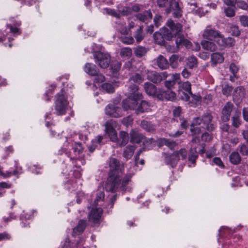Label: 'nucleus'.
I'll return each mask as SVG.
<instances>
[{
  "mask_svg": "<svg viewBox=\"0 0 248 248\" xmlns=\"http://www.w3.org/2000/svg\"><path fill=\"white\" fill-rule=\"evenodd\" d=\"M214 41L221 47L232 46L233 45V41L231 38H225L224 36L219 32Z\"/></svg>",
  "mask_w": 248,
  "mask_h": 248,
  "instance_id": "obj_12",
  "label": "nucleus"
},
{
  "mask_svg": "<svg viewBox=\"0 0 248 248\" xmlns=\"http://www.w3.org/2000/svg\"><path fill=\"white\" fill-rule=\"evenodd\" d=\"M135 38L137 43H140L143 39L144 35L142 33V28L141 27H140L136 31Z\"/></svg>",
  "mask_w": 248,
  "mask_h": 248,
  "instance_id": "obj_41",
  "label": "nucleus"
},
{
  "mask_svg": "<svg viewBox=\"0 0 248 248\" xmlns=\"http://www.w3.org/2000/svg\"><path fill=\"white\" fill-rule=\"evenodd\" d=\"M167 24L175 36L181 33L182 25L180 23H175L172 20H169Z\"/></svg>",
  "mask_w": 248,
  "mask_h": 248,
  "instance_id": "obj_16",
  "label": "nucleus"
},
{
  "mask_svg": "<svg viewBox=\"0 0 248 248\" xmlns=\"http://www.w3.org/2000/svg\"><path fill=\"white\" fill-rule=\"evenodd\" d=\"M144 89L146 93L149 95H154L159 93V91H157L156 87L153 84L149 82H146L144 84Z\"/></svg>",
  "mask_w": 248,
  "mask_h": 248,
  "instance_id": "obj_24",
  "label": "nucleus"
},
{
  "mask_svg": "<svg viewBox=\"0 0 248 248\" xmlns=\"http://www.w3.org/2000/svg\"><path fill=\"white\" fill-rule=\"evenodd\" d=\"M154 38L155 43L163 45L165 44V38L161 31L155 32L154 34Z\"/></svg>",
  "mask_w": 248,
  "mask_h": 248,
  "instance_id": "obj_33",
  "label": "nucleus"
},
{
  "mask_svg": "<svg viewBox=\"0 0 248 248\" xmlns=\"http://www.w3.org/2000/svg\"><path fill=\"white\" fill-rule=\"evenodd\" d=\"M233 107V104L230 102H228L225 104L222 111L221 119L223 121L227 122L229 120Z\"/></svg>",
  "mask_w": 248,
  "mask_h": 248,
  "instance_id": "obj_17",
  "label": "nucleus"
},
{
  "mask_svg": "<svg viewBox=\"0 0 248 248\" xmlns=\"http://www.w3.org/2000/svg\"><path fill=\"white\" fill-rule=\"evenodd\" d=\"M212 117L211 114L207 113L203 115L202 118V127L208 131H212L214 126L212 123Z\"/></svg>",
  "mask_w": 248,
  "mask_h": 248,
  "instance_id": "obj_13",
  "label": "nucleus"
},
{
  "mask_svg": "<svg viewBox=\"0 0 248 248\" xmlns=\"http://www.w3.org/2000/svg\"><path fill=\"white\" fill-rule=\"evenodd\" d=\"M106 132L108 135L110 140L114 142L118 140V137L115 130L112 126L111 122H108L105 124Z\"/></svg>",
  "mask_w": 248,
  "mask_h": 248,
  "instance_id": "obj_18",
  "label": "nucleus"
},
{
  "mask_svg": "<svg viewBox=\"0 0 248 248\" xmlns=\"http://www.w3.org/2000/svg\"><path fill=\"white\" fill-rule=\"evenodd\" d=\"M230 70L235 76L238 71V67L234 63H231L230 65Z\"/></svg>",
  "mask_w": 248,
  "mask_h": 248,
  "instance_id": "obj_56",
  "label": "nucleus"
},
{
  "mask_svg": "<svg viewBox=\"0 0 248 248\" xmlns=\"http://www.w3.org/2000/svg\"><path fill=\"white\" fill-rule=\"evenodd\" d=\"M187 155V152L186 149L182 148L179 151L174 152L172 155H165V161L167 164H170L172 167L176 166L178 161L180 159H185Z\"/></svg>",
  "mask_w": 248,
  "mask_h": 248,
  "instance_id": "obj_3",
  "label": "nucleus"
},
{
  "mask_svg": "<svg viewBox=\"0 0 248 248\" xmlns=\"http://www.w3.org/2000/svg\"><path fill=\"white\" fill-rule=\"evenodd\" d=\"M160 31L163 33L164 38L168 40L171 39V38L174 36L171 30L170 31L167 28H162L160 30Z\"/></svg>",
  "mask_w": 248,
  "mask_h": 248,
  "instance_id": "obj_38",
  "label": "nucleus"
},
{
  "mask_svg": "<svg viewBox=\"0 0 248 248\" xmlns=\"http://www.w3.org/2000/svg\"><path fill=\"white\" fill-rule=\"evenodd\" d=\"M121 67V64L120 62H117L113 63L111 66V70L114 76H116L117 73L119 71Z\"/></svg>",
  "mask_w": 248,
  "mask_h": 248,
  "instance_id": "obj_45",
  "label": "nucleus"
},
{
  "mask_svg": "<svg viewBox=\"0 0 248 248\" xmlns=\"http://www.w3.org/2000/svg\"><path fill=\"white\" fill-rule=\"evenodd\" d=\"M103 140L102 136H98L95 139L92 140V144L87 145L88 149L91 152H93L97 146V144L101 143Z\"/></svg>",
  "mask_w": 248,
  "mask_h": 248,
  "instance_id": "obj_32",
  "label": "nucleus"
},
{
  "mask_svg": "<svg viewBox=\"0 0 248 248\" xmlns=\"http://www.w3.org/2000/svg\"><path fill=\"white\" fill-rule=\"evenodd\" d=\"M138 19L146 24L152 19V14L150 11H146L142 13L138 14L136 15Z\"/></svg>",
  "mask_w": 248,
  "mask_h": 248,
  "instance_id": "obj_21",
  "label": "nucleus"
},
{
  "mask_svg": "<svg viewBox=\"0 0 248 248\" xmlns=\"http://www.w3.org/2000/svg\"><path fill=\"white\" fill-rule=\"evenodd\" d=\"M232 90V87L229 86L228 85H226L223 88L222 92L224 94L226 95H228L229 94H230Z\"/></svg>",
  "mask_w": 248,
  "mask_h": 248,
  "instance_id": "obj_54",
  "label": "nucleus"
},
{
  "mask_svg": "<svg viewBox=\"0 0 248 248\" xmlns=\"http://www.w3.org/2000/svg\"><path fill=\"white\" fill-rule=\"evenodd\" d=\"M240 21L241 24L245 26L248 27V16H242L239 17Z\"/></svg>",
  "mask_w": 248,
  "mask_h": 248,
  "instance_id": "obj_50",
  "label": "nucleus"
},
{
  "mask_svg": "<svg viewBox=\"0 0 248 248\" xmlns=\"http://www.w3.org/2000/svg\"><path fill=\"white\" fill-rule=\"evenodd\" d=\"M130 80L135 82H140L141 81V77L139 74H136L130 78Z\"/></svg>",
  "mask_w": 248,
  "mask_h": 248,
  "instance_id": "obj_57",
  "label": "nucleus"
},
{
  "mask_svg": "<svg viewBox=\"0 0 248 248\" xmlns=\"http://www.w3.org/2000/svg\"><path fill=\"white\" fill-rule=\"evenodd\" d=\"M102 88L107 93H112L114 92V88L112 84L108 83H105L102 85Z\"/></svg>",
  "mask_w": 248,
  "mask_h": 248,
  "instance_id": "obj_42",
  "label": "nucleus"
},
{
  "mask_svg": "<svg viewBox=\"0 0 248 248\" xmlns=\"http://www.w3.org/2000/svg\"><path fill=\"white\" fill-rule=\"evenodd\" d=\"M171 9L173 10L180 9L178 2L175 1V0H170V8L166 10V13H170Z\"/></svg>",
  "mask_w": 248,
  "mask_h": 248,
  "instance_id": "obj_39",
  "label": "nucleus"
},
{
  "mask_svg": "<svg viewBox=\"0 0 248 248\" xmlns=\"http://www.w3.org/2000/svg\"><path fill=\"white\" fill-rule=\"evenodd\" d=\"M22 173V168L20 166H18L17 164L15 165V170L13 171H7L5 173L3 172L0 169V175L4 178L10 177L13 175H16Z\"/></svg>",
  "mask_w": 248,
  "mask_h": 248,
  "instance_id": "obj_19",
  "label": "nucleus"
},
{
  "mask_svg": "<svg viewBox=\"0 0 248 248\" xmlns=\"http://www.w3.org/2000/svg\"><path fill=\"white\" fill-rule=\"evenodd\" d=\"M202 124V119L200 118H196L193 120V123L191 124L190 130L193 132L194 134H199L201 132V129L200 127H194L195 125H198Z\"/></svg>",
  "mask_w": 248,
  "mask_h": 248,
  "instance_id": "obj_27",
  "label": "nucleus"
},
{
  "mask_svg": "<svg viewBox=\"0 0 248 248\" xmlns=\"http://www.w3.org/2000/svg\"><path fill=\"white\" fill-rule=\"evenodd\" d=\"M104 11L111 16L120 18L124 15V6L123 4H120L118 5L116 10L105 8Z\"/></svg>",
  "mask_w": 248,
  "mask_h": 248,
  "instance_id": "obj_10",
  "label": "nucleus"
},
{
  "mask_svg": "<svg viewBox=\"0 0 248 248\" xmlns=\"http://www.w3.org/2000/svg\"><path fill=\"white\" fill-rule=\"evenodd\" d=\"M10 237V235L7 232H4L0 233V240H8L9 239Z\"/></svg>",
  "mask_w": 248,
  "mask_h": 248,
  "instance_id": "obj_59",
  "label": "nucleus"
},
{
  "mask_svg": "<svg viewBox=\"0 0 248 248\" xmlns=\"http://www.w3.org/2000/svg\"><path fill=\"white\" fill-rule=\"evenodd\" d=\"M86 227V222L83 220L79 221L78 226L73 229V235H76L80 234L83 232Z\"/></svg>",
  "mask_w": 248,
  "mask_h": 248,
  "instance_id": "obj_29",
  "label": "nucleus"
},
{
  "mask_svg": "<svg viewBox=\"0 0 248 248\" xmlns=\"http://www.w3.org/2000/svg\"><path fill=\"white\" fill-rule=\"evenodd\" d=\"M202 47L205 50L210 51H215L217 49V46L212 41L203 40L201 42Z\"/></svg>",
  "mask_w": 248,
  "mask_h": 248,
  "instance_id": "obj_25",
  "label": "nucleus"
},
{
  "mask_svg": "<svg viewBox=\"0 0 248 248\" xmlns=\"http://www.w3.org/2000/svg\"><path fill=\"white\" fill-rule=\"evenodd\" d=\"M153 141V139H144L141 142H143V148L145 149H150L152 147V144Z\"/></svg>",
  "mask_w": 248,
  "mask_h": 248,
  "instance_id": "obj_44",
  "label": "nucleus"
},
{
  "mask_svg": "<svg viewBox=\"0 0 248 248\" xmlns=\"http://www.w3.org/2000/svg\"><path fill=\"white\" fill-rule=\"evenodd\" d=\"M186 64L191 69L196 66L197 65V59L196 57L194 56L189 57L187 60Z\"/></svg>",
  "mask_w": 248,
  "mask_h": 248,
  "instance_id": "obj_43",
  "label": "nucleus"
},
{
  "mask_svg": "<svg viewBox=\"0 0 248 248\" xmlns=\"http://www.w3.org/2000/svg\"><path fill=\"white\" fill-rule=\"evenodd\" d=\"M59 248H70V242L69 240L67 239L64 242H62Z\"/></svg>",
  "mask_w": 248,
  "mask_h": 248,
  "instance_id": "obj_61",
  "label": "nucleus"
},
{
  "mask_svg": "<svg viewBox=\"0 0 248 248\" xmlns=\"http://www.w3.org/2000/svg\"><path fill=\"white\" fill-rule=\"evenodd\" d=\"M211 139V137L208 133H204L202 136V139L205 141H209Z\"/></svg>",
  "mask_w": 248,
  "mask_h": 248,
  "instance_id": "obj_63",
  "label": "nucleus"
},
{
  "mask_svg": "<svg viewBox=\"0 0 248 248\" xmlns=\"http://www.w3.org/2000/svg\"><path fill=\"white\" fill-rule=\"evenodd\" d=\"M243 115L244 119L248 122V107L244 108L243 110Z\"/></svg>",
  "mask_w": 248,
  "mask_h": 248,
  "instance_id": "obj_64",
  "label": "nucleus"
},
{
  "mask_svg": "<svg viewBox=\"0 0 248 248\" xmlns=\"http://www.w3.org/2000/svg\"><path fill=\"white\" fill-rule=\"evenodd\" d=\"M224 61V57L221 54L214 53L211 56V63L216 65L217 63H221Z\"/></svg>",
  "mask_w": 248,
  "mask_h": 248,
  "instance_id": "obj_30",
  "label": "nucleus"
},
{
  "mask_svg": "<svg viewBox=\"0 0 248 248\" xmlns=\"http://www.w3.org/2000/svg\"><path fill=\"white\" fill-rule=\"evenodd\" d=\"M105 113L109 116L119 118L123 116V108L119 106L109 104L105 108Z\"/></svg>",
  "mask_w": 248,
  "mask_h": 248,
  "instance_id": "obj_6",
  "label": "nucleus"
},
{
  "mask_svg": "<svg viewBox=\"0 0 248 248\" xmlns=\"http://www.w3.org/2000/svg\"><path fill=\"white\" fill-rule=\"evenodd\" d=\"M68 102L62 92L57 94L55 101V110L57 115H63L68 109Z\"/></svg>",
  "mask_w": 248,
  "mask_h": 248,
  "instance_id": "obj_2",
  "label": "nucleus"
},
{
  "mask_svg": "<svg viewBox=\"0 0 248 248\" xmlns=\"http://www.w3.org/2000/svg\"><path fill=\"white\" fill-rule=\"evenodd\" d=\"M142 95L139 93H135L125 101V109H135L137 113H142L150 110V105L146 101L141 100Z\"/></svg>",
  "mask_w": 248,
  "mask_h": 248,
  "instance_id": "obj_1",
  "label": "nucleus"
},
{
  "mask_svg": "<svg viewBox=\"0 0 248 248\" xmlns=\"http://www.w3.org/2000/svg\"><path fill=\"white\" fill-rule=\"evenodd\" d=\"M160 143L167 146L171 150L174 149L177 146V143L175 141L165 138L160 140Z\"/></svg>",
  "mask_w": 248,
  "mask_h": 248,
  "instance_id": "obj_35",
  "label": "nucleus"
},
{
  "mask_svg": "<svg viewBox=\"0 0 248 248\" xmlns=\"http://www.w3.org/2000/svg\"><path fill=\"white\" fill-rule=\"evenodd\" d=\"M157 2L160 7H166L168 4V0H157Z\"/></svg>",
  "mask_w": 248,
  "mask_h": 248,
  "instance_id": "obj_58",
  "label": "nucleus"
},
{
  "mask_svg": "<svg viewBox=\"0 0 248 248\" xmlns=\"http://www.w3.org/2000/svg\"><path fill=\"white\" fill-rule=\"evenodd\" d=\"M140 125L142 128L149 132H153L155 130V126L150 122L142 121Z\"/></svg>",
  "mask_w": 248,
  "mask_h": 248,
  "instance_id": "obj_34",
  "label": "nucleus"
},
{
  "mask_svg": "<svg viewBox=\"0 0 248 248\" xmlns=\"http://www.w3.org/2000/svg\"><path fill=\"white\" fill-rule=\"evenodd\" d=\"M148 79L155 83H157L161 82L162 80V76L155 71L150 72L148 74Z\"/></svg>",
  "mask_w": 248,
  "mask_h": 248,
  "instance_id": "obj_26",
  "label": "nucleus"
},
{
  "mask_svg": "<svg viewBox=\"0 0 248 248\" xmlns=\"http://www.w3.org/2000/svg\"><path fill=\"white\" fill-rule=\"evenodd\" d=\"M122 181L121 176L117 175H109L105 185L106 191L114 192L119 187Z\"/></svg>",
  "mask_w": 248,
  "mask_h": 248,
  "instance_id": "obj_5",
  "label": "nucleus"
},
{
  "mask_svg": "<svg viewBox=\"0 0 248 248\" xmlns=\"http://www.w3.org/2000/svg\"><path fill=\"white\" fill-rule=\"evenodd\" d=\"M96 63L102 68L108 67L110 62V57L108 54L98 52L94 55Z\"/></svg>",
  "mask_w": 248,
  "mask_h": 248,
  "instance_id": "obj_7",
  "label": "nucleus"
},
{
  "mask_svg": "<svg viewBox=\"0 0 248 248\" xmlns=\"http://www.w3.org/2000/svg\"><path fill=\"white\" fill-rule=\"evenodd\" d=\"M157 97L160 99H165L172 101L176 98V94L174 92L169 90L167 91L159 90V93L157 94Z\"/></svg>",
  "mask_w": 248,
  "mask_h": 248,
  "instance_id": "obj_14",
  "label": "nucleus"
},
{
  "mask_svg": "<svg viewBox=\"0 0 248 248\" xmlns=\"http://www.w3.org/2000/svg\"><path fill=\"white\" fill-rule=\"evenodd\" d=\"M219 32V31L212 28L210 26H208L203 31L202 37L207 40H214Z\"/></svg>",
  "mask_w": 248,
  "mask_h": 248,
  "instance_id": "obj_11",
  "label": "nucleus"
},
{
  "mask_svg": "<svg viewBox=\"0 0 248 248\" xmlns=\"http://www.w3.org/2000/svg\"><path fill=\"white\" fill-rule=\"evenodd\" d=\"M109 175H117L121 176L122 172L120 170V164L119 161L115 158H111L109 161Z\"/></svg>",
  "mask_w": 248,
  "mask_h": 248,
  "instance_id": "obj_9",
  "label": "nucleus"
},
{
  "mask_svg": "<svg viewBox=\"0 0 248 248\" xmlns=\"http://www.w3.org/2000/svg\"><path fill=\"white\" fill-rule=\"evenodd\" d=\"M84 71L92 76H95L98 73V70L96 66L91 63H87L85 64L84 67Z\"/></svg>",
  "mask_w": 248,
  "mask_h": 248,
  "instance_id": "obj_22",
  "label": "nucleus"
},
{
  "mask_svg": "<svg viewBox=\"0 0 248 248\" xmlns=\"http://www.w3.org/2000/svg\"><path fill=\"white\" fill-rule=\"evenodd\" d=\"M156 63L158 66L162 69H166L169 67V62L162 55H160L156 59Z\"/></svg>",
  "mask_w": 248,
  "mask_h": 248,
  "instance_id": "obj_28",
  "label": "nucleus"
},
{
  "mask_svg": "<svg viewBox=\"0 0 248 248\" xmlns=\"http://www.w3.org/2000/svg\"><path fill=\"white\" fill-rule=\"evenodd\" d=\"M72 139H69L65 143L64 146H66V148H63L62 150H64V152H65L66 155L68 156H70L71 155L69 154V150L70 147H71L73 150V152L75 154L76 157H80V155L82 153L83 151V148L80 143L75 142L73 143L72 142Z\"/></svg>",
  "mask_w": 248,
  "mask_h": 248,
  "instance_id": "obj_4",
  "label": "nucleus"
},
{
  "mask_svg": "<svg viewBox=\"0 0 248 248\" xmlns=\"http://www.w3.org/2000/svg\"><path fill=\"white\" fill-rule=\"evenodd\" d=\"M102 212L101 208H93L88 215L89 221L93 224L99 223L101 221Z\"/></svg>",
  "mask_w": 248,
  "mask_h": 248,
  "instance_id": "obj_8",
  "label": "nucleus"
},
{
  "mask_svg": "<svg viewBox=\"0 0 248 248\" xmlns=\"http://www.w3.org/2000/svg\"><path fill=\"white\" fill-rule=\"evenodd\" d=\"M213 162L217 166L220 167H223V163L219 157H215L213 159Z\"/></svg>",
  "mask_w": 248,
  "mask_h": 248,
  "instance_id": "obj_60",
  "label": "nucleus"
},
{
  "mask_svg": "<svg viewBox=\"0 0 248 248\" xmlns=\"http://www.w3.org/2000/svg\"><path fill=\"white\" fill-rule=\"evenodd\" d=\"M136 147L134 145H128L125 150V158H130L133 155Z\"/></svg>",
  "mask_w": 248,
  "mask_h": 248,
  "instance_id": "obj_40",
  "label": "nucleus"
},
{
  "mask_svg": "<svg viewBox=\"0 0 248 248\" xmlns=\"http://www.w3.org/2000/svg\"><path fill=\"white\" fill-rule=\"evenodd\" d=\"M240 152L242 155H248V147L245 145H242L240 147Z\"/></svg>",
  "mask_w": 248,
  "mask_h": 248,
  "instance_id": "obj_55",
  "label": "nucleus"
},
{
  "mask_svg": "<svg viewBox=\"0 0 248 248\" xmlns=\"http://www.w3.org/2000/svg\"><path fill=\"white\" fill-rule=\"evenodd\" d=\"M130 142L132 143H139L144 139V136L137 131L132 130L130 133Z\"/></svg>",
  "mask_w": 248,
  "mask_h": 248,
  "instance_id": "obj_20",
  "label": "nucleus"
},
{
  "mask_svg": "<svg viewBox=\"0 0 248 248\" xmlns=\"http://www.w3.org/2000/svg\"><path fill=\"white\" fill-rule=\"evenodd\" d=\"M95 76H96V77L94 78V82L95 83H101L104 81L105 80V77L102 74H97Z\"/></svg>",
  "mask_w": 248,
  "mask_h": 248,
  "instance_id": "obj_53",
  "label": "nucleus"
},
{
  "mask_svg": "<svg viewBox=\"0 0 248 248\" xmlns=\"http://www.w3.org/2000/svg\"><path fill=\"white\" fill-rule=\"evenodd\" d=\"M134 53L138 57L144 56L147 52V49L141 46H138L134 48Z\"/></svg>",
  "mask_w": 248,
  "mask_h": 248,
  "instance_id": "obj_37",
  "label": "nucleus"
},
{
  "mask_svg": "<svg viewBox=\"0 0 248 248\" xmlns=\"http://www.w3.org/2000/svg\"><path fill=\"white\" fill-rule=\"evenodd\" d=\"M178 59V56L176 55H172L170 58V62L171 66L173 68H176L178 66L177 61Z\"/></svg>",
  "mask_w": 248,
  "mask_h": 248,
  "instance_id": "obj_47",
  "label": "nucleus"
},
{
  "mask_svg": "<svg viewBox=\"0 0 248 248\" xmlns=\"http://www.w3.org/2000/svg\"><path fill=\"white\" fill-rule=\"evenodd\" d=\"M236 6L239 8L246 10L248 9V3L242 0L236 1Z\"/></svg>",
  "mask_w": 248,
  "mask_h": 248,
  "instance_id": "obj_46",
  "label": "nucleus"
},
{
  "mask_svg": "<svg viewBox=\"0 0 248 248\" xmlns=\"http://www.w3.org/2000/svg\"><path fill=\"white\" fill-rule=\"evenodd\" d=\"M240 114V113L239 112L238 114L233 116L232 118V125L235 127H238L241 124V121L239 118V115Z\"/></svg>",
  "mask_w": 248,
  "mask_h": 248,
  "instance_id": "obj_49",
  "label": "nucleus"
},
{
  "mask_svg": "<svg viewBox=\"0 0 248 248\" xmlns=\"http://www.w3.org/2000/svg\"><path fill=\"white\" fill-rule=\"evenodd\" d=\"M229 159L230 162L234 165H237L240 163L241 158L237 152L234 151L232 152L229 156Z\"/></svg>",
  "mask_w": 248,
  "mask_h": 248,
  "instance_id": "obj_31",
  "label": "nucleus"
},
{
  "mask_svg": "<svg viewBox=\"0 0 248 248\" xmlns=\"http://www.w3.org/2000/svg\"><path fill=\"white\" fill-rule=\"evenodd\" d=\"M198 154L196 150V148L191 147L190 149L189 154L188 156V160L192 163L194 164L196 162V159L198 157Z\"/></svg>",
  "mask_w": 248,
  "mask_h": 248,
  "instance_id": "obj_36",
  "label": "nucleus"
},
{
  "mask_svg": "<svg viewBox=\"0 0 248 248\" xmlns=\"http://www.w3.org/2000/svg\"><path fill=\"white\" fill-rule=\"evenodd\" d=\"M191 85L190 82L186 81L185 82H184L182 84V88L189 93L190 94H192L191 93Z\"/></svg>",
  "mask_w": 248,
  "mask_h": 248,
  "instance_id": "obj_48",
  "label": "nucleus"
},
{
  "mask_svg": "<svg viewBox=\"0 0 248 248\" xmlns=\"http://www.w3.org/2000/svg\"><path fill=\"white\" fill-rule=\"evenodd\" d=\"M230 31L232 32V34L237 36L240 34V31L237 26H232L230 27Z\"/></svg>",
  "mask_w": 248,
  "mask_h": 248,
  "instance_id": "obj_51",
  "label": "nucleus"
},
{
  "mask_svg": "<svg viewBox=\"0 0 248 248\" xmlns=\"http://www.w3.org/2000/svg\"><path fill=\"white\" fill-rule=\"evenodd\" d=\"M245 94V92L244 88L242 87H237L233 93V99L239 101L244 97Z\"/></svg>",
  "mask_w": 248,
  "mask_h": 248,
  "instance_id": "obj_23",
  "label": "nucleus"
},
{
  "mask_svg": "<svg viewBox=\"0 0 248 248\" xmlns=\"http://www.w3.org/2000/svg\"><path fill=\"white\" fill-rule=\"evenodd\" d=\"M162 17L160 16H156L154 18L155 25L156 27H158L160 25V22Z\"/></svg>",
  "mask_w": 248,
  "mask_h": 248,
  "instance_id": "obj_62",
  "label": "nucleus"
},
{
  "mask_svg": "<svg viewBox=\"0 0 248 248\" xmlns=\"http://www.w3.org/2000/svg\"><path fill=\"white\" fill-rule=\"evenodd\" d=\"M226 16L228 17L233 16L235 15V12L233 8L228 7L225 10Z\"/></svg>",
  "mask_w": 248,
  "mask_h": 248,
  "instance_id": "obj_52",
  "label": "nucleus"
},
{
  "mask_svg": "<svg viewBox=\"0 0 248 248\" xmlns=\"http://www.w3.org/2000/svg\"><path fill=\"white\" fill-rule=\"evenodd\" d=\"M175 37V43L178 48L183 46H186L187 48L191 47L192 46L191 42L185 38L182 33L176 36Z\"/></svg>",
  "mask_w": 248,
  "mask_h": 248,
  "instance_id": "obj_15",
  "label": "nucleus"
}]
</instances>
